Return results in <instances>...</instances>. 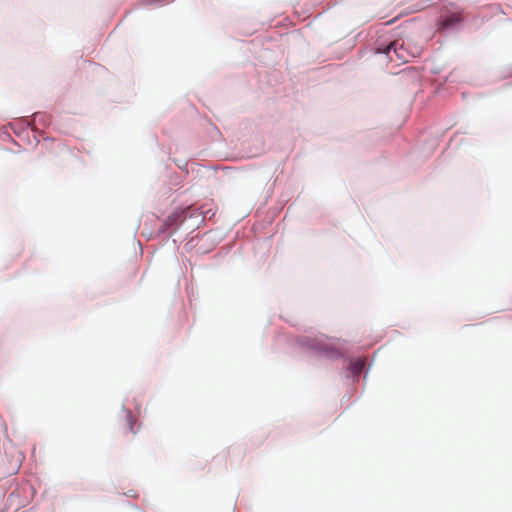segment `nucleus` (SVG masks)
I'll return each mask as SVG.
<instances>
[{
	"label": "nucleus",
	"instance_id": "obj_3",
	"mask_svg": "<svg viewBox=\"0 0 512 512\" xmlns=\"http://www.w3.org/2000/svg\"><path fill=\"white\" fill-rule=\"evenodd\" d=\"M128 420L130 421V429H131V431H132V432H134V431H133L132 415H131V413H130V412L128 413Z\"/></svg>",
	"mask_w": 512,
	"mask_h": 512
},
{
	"label": "nucleus",
	"instance_id": "obj_1",
	"mask_svg": "<svg viewBox=\"0 0 512 512\" xmlns=\"http://www.w3.org/2000/svg\"><path fill=\"white\" fill-rule=\"evenodd\" d=\"M378 52L386 54L390 61L394 62H408L410 57L415 56L413 52H410L405 48V43L401 40H395L383 49L378 48Z\"/></svg>",
	"mask_w": 512,
	"mask_h": 512
},
{
	"label": "nucleus",
	"instance_id": "obj_2",
	"mask_svg": "<svg viewBox=\"0 0 512 512\" xmlns=\"http://www.w3.org/2000/svg\"><path fill=\"white\" fill-rule=\"evenodd\" d=\"M464 20V15L461 11L451 12L442 16L438 22L439 30L453 28Z\"/></svg>",
	"mask_w": 512,
	"mask_h": 512
}]
</instances>
